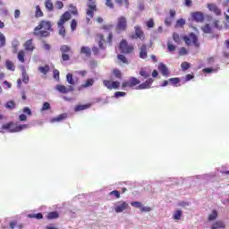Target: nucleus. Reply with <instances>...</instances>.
I'll return each instance as SVG.
<instances>
[{
  "label": "nucleus",
  "mask_w": 229,
  "mask_h": 229,
  "mask_svg": "<svg viewBox=\"0 0 229 229\" xmlns=\"http://www.w3.org/2000/svg\"><path fill=\"white\" fill-rule=\"evenodd\" d=\"M81 55H85V56H90L92 55V49L89 47H81Z\"/></svg>",
  "instance_id": "4be33fe9"
},
{
  "label": "nucleus",
  "mask_w": 229,
  "mask_h": 229,
  "mask_svg": "<svg viewBox=\"0 0 229 229\" xmlns=\"http://www.w3.org/2000/svg\"><path fill=\"white\" fill-rule=\"evenodd\" d=\"M191 80H194V74L189 73L185 76L184 81H191Z\"/></svg>",
  "instance_id": "680f3d73"
},
{
  "label": "nucleus",
  "mask_w": 229,
  "mask_h": 229,
  "mask_svg": "<svg viewBox=\"0 0 229 229\" xmlns=\"http://www.w3.org/2000/svg\"><path fill=\"white\" fill-rule=\"evenodd\" d=\"M202 31H204V33H212V28H210V24H206L204 27H202Z\"/></svg>",
  "instance_id": "a18cd8bd"
},
{
  "label": "nucleus",
  "mask_w": 229,
  "mask_h": 229,
  "mask_svg": "<svg viewBox=\"0 0 229 229\" xmlns=\"http://www.w3.org/2000/svg\"><path fill=\"white\" fill-rule=\"evenodd\" d=\"M114 1L117 4H120V5L123 4V1L124 4H125V8H130V1L129 0H114Z\"/></svg>",
  "instance_id": "a19ab883"
},
{
  "label": "nucleus",
  "mask_w": 229,
  "mask_h": 229,
  "mask_svg": "<svg viewBox=\"0 0 229 229\" xmlns=\"http://www.w3.org/2000/svg\"><path fill=\"white\" fill-rule=\"evenodd\" d=\"M88 108H90V104L78 105V106H75L74 111L75 112H81V110H87Z\"/></svg>",
  "instance_id": "cd10ccee"
},
{
  "label": "nucleus",
  "mask_w": 229,
  "mask_h": 229,
  "mask_svg": "<svg viewBox=\"0 0 229 229\" xmlns=\"http://www.w3.org/2000/svg\"><path fill=\"white\" fill-rule=\"evenodd\" d=\"M109 196H114V198H116V199H119V198H121V192L117 190H114V191L109 192Z\"/></svg>",
  "instance_id": "37998d69"
},
{
  "label": "nucleus",
  "mask_w": 229,
  "mask_h": 229,
  "mask_svg": "<svg viewBox=\"0 0 229 229\" xmlns=\"http://www.w3.org/2000/svg\"><path fill=\"white\" fill-rule=\"evenodd\" d=\"M97 37L99 38V41H98L99 49H105V35L98 34Z\"/></svg>",
  "instance_id": "b1692460"
},
{
  "label": "nucleus",
  "mask_w": 229,
  "mask_h": 229,
  "mask_svg": "<svg viewBox=\"0 0 229 229\" xmlns=\"http://www.w3.org/2000/svg\"><path fill=\"white\" fill-rule=\"evenodd\" d=\"M45 8H47V12H53V10H55V5L51 0H46Z\"/></svg>",
  "instance_id": "bb28decb"
},
{
  "label": "nucleus",
  "mask_w": 229,
  "mask_h": 229,
  "mask_svg": "<svg viewBox=\"0 0 229 229\" xmlns=\"http://www.w3.org/2000/svg\"><path fill=\"white\" fill-rule=\"evenodd\" d=\"M134 31L135 33L131 36V38L132 40H137L138 38L142 41L146 40V35L144 34V30H142V28H140V26L136 25L134 27Z\"/></svg>",
  "instance_id": "0eeeda50"
},
{
  "label": "nucleus",
  "mask_w": 229,
  "mask_h": 229,
  "mask_svg": "<svg viewBox=\"0 0 229 229\" xmlns=\"http://www.w3.org/2000/svg\"><path fill=\"white\" fill-rule=\"evenodd\" d=\"M59 217H60V214H58V211L49 212L47 216V218L48 220L58 219Z\"/></svg>",
  "instance_id": "393cba45"
},
{
  "label": "nucleus",
  "mask_w": 229,
  "mask_h": 229,
  "mask_svg": "<svg viewBox=\"0 0 229 229\" xmlns=\"http://www.w3.org/2000/svg\"><path fill=\"white\" fill-rule=\"evenodd\" d=\"M67 21H71V13L69 12H65L64 14H62L60 20L57 22V26H64V24L66 23Z\"/></svg>",
  "instance_id": "4468645a"
},
{
  "label": "nucleus",
  "mask_w": 229,
  "mask_h": 229,
  "mask_svg": "<svg viewBox=\"0 0 229 229\" xmlns=\"http://www.w3.org/2000/svg\"><path fill=\"white\" fill-rule=\"evenodd\" d=\"M173 38L174 40V42H176L177 44H180V35H178V33H174L173 35Z\"/></svg>",
  "instance_id": "13d9d810"
},
{
  "label": "nucleus",
  "mask_w": 229,
  "mask_h": 229,
  "mask_svg": "<svg viewBox=\"0 0 229 229\" xmlns=\"http://www.w3.org/2000/svg\"><path fill=\"white\" fill-rule=\"evenodd\" d=\"M6 46V37L3 32H0V47H4Z\"/></svg>",
  "instance_id": "72a5a7b5"
},
{
  "label": "nucleus",
  "mask_w": 229,
  "mask_h": 229,
  "mask_svg": "<svg viewBox=\"0 0 229 229\" xmlns=\"http://www.w3.org/2000/svg\"><path fill=\"white\" fill-rule=\"evenodd\" d=\"M140 212H151V208H149V207H142L141 206Z\"/></svg>",
  "instance_id": "774afa93"
},
{
  "label": "nucleus",
  "mask_w": 229,
  "mask_h": 229,
  "mask_svg": "<svg viewBox=\"0 0 229 229\" xmlns=\"http://www.w3.org/2000/svg\"><path fill=\"white\" fill-rule=\"evenodd\" d=\"M131 207H134L135 208H142V202L140 201H133L131 203Z\"/></svg>",
  "instance_id": "49530a36"
},
{
  "label": "nucleus",
  "mask_w": 229,
  "mask_h": 229,
  "mask_svg": "<svg viewBox=\"0 0 229 229\" xmlns=\"http://www.w3.org/2000/svg\"><path fill=\"white\" fill-rule=\"evenodd\" d=\"M158 71L163 76H169V70L167 69V66L162 63L158 65Z\"/></svg>",
  "instance_id": "aec40b11"
},
{
  "label": "nucleus",
  "mask_w": 229,
  "mask_h": 229,
  "mask_svg": "<svg viewBox=\"0 0 229 229\" xmlns=\"http://www.w3.org/2000/svg\"><path fill=\"white\" fill-rule=\"evenodd\" d=\"M38 71L39 72H41V74H47V72L50 71L49 65H45V66H40L38 67Z\"/></svg>",
  "instance_id": "7c9ffc66"
},
{
  "label": "nucleus",
  "mask_w": 229,
  "mask_h": 229,
  "mask_svg": "<svg viewBox=\"0 0 229 229\" xmlns=\"http://www.w3.org/2000/svg\"><path fill=\"white\" fill-rule=\"evenodd\" d=\"M51 108V104H49L48 102H45L42 106L41 110L44 112L46 110H49Z\"/></svg>",
  "instance_id": "6e6d98bb"
},
{
  "label": "nucleus",
  "mask_w": 229,
  "mask_h": 229,
  "mask_svg": "<svg viewBox=\"0 0 229 229\" xmlns=\"http://www.w3.org/2000/svg\"><path fill=\"white\" fill-rule=\"evenodd\" d=\"M24 56H26V52L24 50H20L17 55V58L21 64H24L26 62V59H24Z\"/></svg>",
  "instance_id": "a878e982"
},
{
  "label": "nucleus",
  "mask_w": 229,
  "mask_h": 229,
  "mask_svg": "<svg viewBox=\"0 0 229 229\" xmlns=\"http://www.w3.org/2000/svg\"><path fill=\"white\" fill-rule=\"evenodd\" d=\"M60 51L62 53V60L64 62H69V60H71V55H72V48L67 45H62L60 47Z\"/></svg>",
  "instance_id": "20e7f679"
},
{
  "label": "nucleus",
  "mask_w": 229,
  "mask_h": 229,
  "mask_svg": "<svg viewBox=\"0 0 229 229\" xmlns=\"http://www.w3.org/2000/svg\"><path fill=\"white\" fill-rule=\"evenodd\" d=\"M28 217H30V219H44V216L42 215V213H32V214H29Z\"/></svg>",
  "instance_id": "c756f323"
},
{
  "label": "nucleus",
  "mask_w": 229,
  "mask_h": 229,
  "mask_svg": "<svg viewBox=\"0 0 229 229\" xmlns=\"http://www.w3.org/2000/svg\"><path fill=\"white\" fill-rule=\"evenodd\" d=\"M103 85L106 86L108 90H114V89H115L121 87V82L117 81H112L110 80H104Z\"/></svg>",
  "instance_id": "1a4fd4ad"
},
{
  "label": "nucleus",
  "mask_w": 229,
  "mask_h": 229,
  "mask_svg": "<svg viewBox=\"0 0 229 229\" xmlns=\"http://www.w3.org/2000/svg\"><path fill=\"white\" fill-rule=\"evenodd\" d=\"M167 47H168V51H170V53H173V51H176V47L174 45L168 44Z\"/></svg>",
  "instance_id": "e2e57ef3"
},
{
  "label": "nucleus",
  "mask_w": 229,
  "mask_h": 229,
  "mask_svg": "<svg viewBox=\"0 0 229 229\" xmlns=\"http://www.w3.org/2000/svg\"><path fill=\"white\" fill-rule=\"evenodd\" d=\"M183 40L186 46H191V44H194L197 47L199 46V43H198V36H196L194 32H191L188 36H184Z\"/></svg>",
  "instance_id": "423d86ee"
},
{
  "label": "nucleus",
  "mask_w": 229,
  "mask_h": 229,
  "mask_svg": "<svg viewBox=\"0 0 229 229\" xmlns=\"http://www.w3.org/2000/svg\"><path fill=\"white\" fill-rule=\"evenodd\" d=\"M182 210L178 209L174 213V219L175 221H180L182 219Z\"/></svg>",
  "instance_id": "f704fd0d"
},
{
  "label": "nucleus",
  "mask_w": 229,
  "mask_h": 229,
  "mask_svg": "<svg viewBox=\"0 0 229 229\" xmlns=\"http://www.w3.org/2000/svg\"><path fill=\"white\" fill-rule=\"evenodd\" d=\"M55 89L58 90V92L61 94H68V92H72L74 88H72V86H69V88H67L62 84H57L55 86Z\"/></svg>",
  "instance_id": "f8f14e48"
},
{
  "label": "nucleus",
  "mask_w": 229,
  "mask_h": 229,
  "mask_svg": "<svg viewBox=\"0 0 229 229\" xmlns=\"http://www.w3.org/2000/svg\"><path fill=\"white\" fill-rule=\"evenodd\" d=\"M114 96H115L116 98H123V96H126V92L116 91V92L114 93Z\"/></svg>",
  "instance_id": "052dcab7"
},
{
  "label": "nucleus",
  "mask_w": 229,
  "mask_h": 229,
  "mask_svg": "<svg viewBox=\"0 0 229 229\" xmlns=\"http://www.w3.org/2000/svg\"><path fill=\"white\" fill-rule=\"evenodd\" d=\"M66 80H67L68 83H70V85H74V79H72V74L68 73L66 75Z\"/></svg>",
  "instance_id": "8fccbe9b"
},
{
  "label": "nucleus",
  "mask_w": 229,
  "mask_h": 229,
  "mask_svg": "<svg viewBox=\"0 0 229 229\" xmlns=\"http://www.w3.org/2000/svg\"><path fill=\"white\" fill-rule=\"evenodd\" d=\"M106 5H107L108 8L114 9V3L112 2V0H106Z\"/></svg>",
  "instance_id": "338daca9"
},
{
  "label": "nucleus",
  "mask_w": 229,
  "mask_h": 229,
  "mask_svg": "<svg viewBox=\"0 0 229 229\" xmlns=\"http://www.w3.org/2000/svg\"><path fill=\"white\" fill-rule=\"evenodd\" d=\"M101 29L105 30V31H112V30L114 29V25L113 24L103 25Z\"/></svg>",
  "instance_id": "09e8293b"
},
{
  "label": "nucleus",
  "mask_w": 229,
  "mask_h": 229,
  "mask_svg": "<svg viewBox=\"0 0 229 229\" xmlns=\"http://www.w3.org/2000/svg\"><path fill=\"white\" fill-rule=\"evenodd\" d=\"M213 26L216 30H223V25L221 24V21H219L218 20L213 21Z\"/></svg>",
  "instance_id": "79ce46f5"
},
{
  "label": "nucleus",
  "mask_w": 229,
  "mask_h": 229,
  "mask_svg": "<svg viewBox=\"0 0 229 229\" xmlns=\"http://www.w3.org/2000/svg\"><path fill=\"white\" fill-rule=\"evenodd\" d=\"M92 85H94V79H88L82 85V87H84V89H87V87H92Z\"/></svg>",
  "instance_id": "e433bc0d"
},
{
  "label": "nucleus",
  "mask_w": 229,
  "mask_h": 229,
  "mask_svg": "<svg viewBox=\"0 0 229 229\" xmlns=\"http://www.w3.org/2000/svg\"><path fill=\"white\" fill-rule=\"evenodd\" d=\"M117 58L119 60V62H121V64H124L125 65H128V64H130V62L128 61V58H126V55L121 54L117 55Z\"/></svg>",
  "instance_id": "c85d7f7f"
},
{
  "label": "nucleus",
  "mask_w": 229,
  "mask_h": 229,
  "mask_svg": "<svg viewBox=\"0 0 229 229\" xmlns=\"http://www.w3.org/2000/svg\"><path fill=\"white\" fill-rule=\"evenodd\" d=\"M179 55H180V56H183V55H187V49L185 47H181L179 50Z\"/></svg>",
  "instance_id": "bf43d9fd"
},
{
  "label": "nucleus",
  "mask_w": 229,
  "mask_h": 229,
  "mask_svg": "<svg viewBox=\"0 0 229 229\" xmlns=\"http://www.w3.org/2000/svg\"><path fill=\"white\" fill-rule=\"evenodd\" d=\"M5 108L9 109V110H13V108H15V102L13 101H8L6 104H5Z\"/></svg>",
  "instance_id": "58836bf2"
},
{
  "label": "nucleus",
  "mask_w": 229,
  "mask_h": 229,
  "mask_svg": "<svg viewBox=\"0 0 229 229\" xmlns=\"http://www.w3.org/2000/svg\"><path fill=\"white\" fill-rule=\"evenodd\" d=\"M225 228H226V224H225V222L221 220H218L213 223L210 229H225Z\"/></svg>",
  "instance_id": "a211bd4d"
},
{
  "label": "nucleus",
  "mask_w": 229,
  "mask_h": 229,
  "mask_svg": "<svg viewBox=\"0 0 229 229\" xmlns=\"http://www.w3.org/2000/svg\"><path fill=\"white\" fill-rule=\"evenodd\" d=\"M191 17L193 21H196V22H203L205 21V15H203V13H199V12L192 13Z\"/></svg>",
  "instance_id": "2eb2a0df"
},
{
  "label": "nucleus",
  "mask_w": 229,
  "mask_h": 229,
  "mask_svg": "<svg viewBox=\"0 0 229 229\" xmlns=\"http://www.w3.org/2000/svg\"><path fill=\"white\" fill-rule=\"evenodd\" d=\"M58 29H59V35H61L62 37H65V27L62 25V26H58Z\"/></svg>",
  "instance_id": "5fc2aeb1"
},
{
  "label": "nucleus",
  "mask_w": 229,
  "mask_h": 229,
  "mask_svg": "<svg viewBox=\"0 0 229 229\" xmlns=\"http://www.w3.org/2000/svg\"><path fill=\"white\" fill-rule=\"evenodd\" d=\"M23 114H27V115H31V109L30 107H24L23 108Z\"/></svg>",
  "instance_id": "69168bd1"
},
{
  "label": "nucleus",
  "mask_w": 229,
  "mask_h": 229,
  "mask_svg": "<svg viewBox=\"0 0 229 229\" xmlns=\"http://www.w3.org/2000/svg\"><path fill=\"white\" fill-rule=\"evenodd\" d=\"M28 124H17L13 122L5 123L2 126V130H7L10 133H17L22 130H28Z\"/></svg>",
  "instance_id": "f03ea898"
},
{
  "label": "nucleus",
  "mask_w": 229,
  "mask_h": 229,
  "mask_svg": "<svg viewBox=\"0 0 229 229\" xmlns=\"http://www.w3.org/2000/svg\"><path fill=\"white\" fill-rule=\"evenodd\" d=\"M94 12H98V6L96 5V3H88V9L86 11L87 15L92 19L94 17Z\"/></svg>",
  "instance_id": "9d476101"
},
{
  "label": "nucleus",
  "mask_w": 229,
  "mask_h": 229,
  "mask_svg": "<svg viewBox=\"0 0 229 229\" xmlns=\"http://www.w3.org/2000/svg\"><path fill=\"white\" fill-rule=\"evenodd\" d=\"M67 119V113H63L56 117H54L50 120V123H62Z\"/></svg>",
  "instance_id": "f3484780"
},
{
  "label": "nucleus",
  "mask_w": 229,
  "mask_h": 229,
  "mask_svg": "<svg viewBox=\"0 0 229 229\" xmlns=\"http://www.w3.org/2000/svg\"><path fill=\"white\" fill-rule=\"evenodd\" d=\"M183 26H185V20L183 18L177 20L176 28H183Z\"/></svg>",
  "instance_id": "ea45409f"
},
{
  "label": "nucleus",
  "mask_w": 229,
  "mask_h": 229,
  "mask_svg": "<svg viewBox=\"0 0 229 229\" xmlns=\"http://www.w3.org/2000/svg\"><path fill=\"white\" fill-rule=\"evenodd\" d=\"M137 85H140V81L135 77H131L128 81L122 83L123 89H133V87H137Z\"/></svg>",
  "instance_id": "6e6552de"
},
{
  "label": "nucleus",
  "mask_w": 229,
  "mask_h": 229,
  "mask_svg": "<svg viewBox=\"0 0 229 229\" xmlns=\"http://www.w3.org/2000/svg\"><path fill=\"white\" fill-rule=\"evenodd\" d=\"M153 81H155V80H153L152 78L148 79L147 81H145L144 82H142L138 86V89L144 90L146 89H151V85H153Z\"/></svg>",
  "instance_id": "ddd939ff"
},
{
  "label": "nucleus",
  "mask_w": 229,
  "mask_h": 229,
  "mask_svg": "<svg viewBox=\"0 0 229 229\" xmlns=\"http://www.w3.org/2000/svg\"><path fill=\"white\" fill-rule=\"evenodd\" d=\"M55 7L56 8V10H62V8H64V2L56 1Z\"/></svg>",
  "instance_id": "603ef678"
},
{
  "label": "nucleus",
  "mask_w": 229,
  "mask_h": 229,
  "mask_svg": "<svg viewBox=\"0 0 229 229\" xmlns=\"http://www.w3.org/2000/svg\"><path fill=\"white\" fill-rule=\"evenodd\" d=\"M25 51L33 52L35 50V46H33V39H29L24 44Z\"/></svg>",
  "instance_id": "412c9836"
},
{
  "label": "nucleus",
  "mask_w": 229,
  "mask_h": 229,
  "mask_svg": "<svg viewBox=\"0 0 229 229\" xmlns=\"http://www.w3.org/2000/svg\"><path fill=\"white\" fill-rule=\"evenodd\" d=\"M119 51L122 55H131L135 51V47L129 44L126 39H122L119 44Z\"/></svg>",
  "instance_id": "7ed1b4c3"
},
{
  "label": "nucleus",
  "mask_w": 229,
  "mask_h": 229,
  "mask_svg": "<svg viewBox=\"0 0 229 229\" xmlns=\"http://www.w3.org/2000/svg\"><path fill=\"white\" fill-rule=\"evenodd\" d=\"M77 27H78V21H76V20H72L71 23L72 31H76Z\"/></svg>",
  "instance_id": "3c124183"
},
{
  "label": "nucleus",
  "mask_w": 229,
  "mask_h": 229,
  "mask_svg": "<svg viewBox=\"0 0 229 229\" xmlns=\"http://www.w3.org/2000/svg\"><path fill=\"white\" fill-rule=\"evenodd\" d=\"M146 26L148 28H155V21L153 19H149L148 21H146Z\"/></svg>",
  "instance_id": "864d4df0"
},
{
  "label": "nucleus",
  "mask_w": 229,
  "mask_h": 229,
  "mask_svg": "<svg viewBox=\"0 0 229 229\" xmlns=\"http://www.w3.org/2000/svg\"><path fill=\"white\" fill-rule=\"evenodd\" d=\"M168 81H170V83H172V85H178V83H180V78H178V77L171 78L168 80Z\"/></svg>",
  "instance_id": "de8ad7c7"
},
{
  "label": "nucleus",
  "mask_w": 229,
  "mask_h": 229,
  "mask_svg": "<svg viewBox=\"0 0 229 229\" xmlns=\"http://www.w3.org/2000/svg\"><path fill=\"white\" fill-rule=\"evenodd\" d=\"M113 74H114V76H115L118 80H121V78H123V73L121 72L120 70L114 69V70H113Z\"/></svg>",
  "instance_id": "4c0bfd02"
},
{
  "label": "nucleus",
  "mask_w": 229,
  "mask_h": 229,
  "mask_svg": "<svg viewBox=\"0 0 229 229\" xmlns=\"http://www.w3.org/2000/svg\"><path fill=\"white\" fill-rule=\"evenodd\" d=\"M129 207L130 205L127 202L120 201L114 207V212H116V214H121V212H124V210H128Z\"/></svg>",
  "instance_id": "9b49d317"
},
{
  "label": "nucleus",
  "mask_w": 229,
  "mask_h": 229,
  "mask_svg": "<svg viewBox=\"0 0 229 229\" xmlns=\"http://www.w3.org/2000/svg\"><path fill=\"white\" fill-rule=\"evenodd\" d=\"M9 226L11 229H15V226H17V220L11 221Z\"/></svg>",
  "instance_id": "0e129e2a"
},
{
  "label": "nucleus",
  "mask_w": 229,
  "mask_h": 229,
  "mask_svg": "<svg viewBox=\"0 0 229 229\" xmlns=\"http://www.w3.org/2000/svg\"><path fill=\"white\" fill-rule=\"evenodd\" d=\"M181 67L183 71H189V69H191V64L187 62H183L182 63Z\"/></svg>",
  "instance_id": "c03bdc74"
},
{
  "label": "nucleus",
  "mask_w": 229,
  "mask_h": 229,
  "mask_svg": "<svg viewBox=\"0 0 229 229\" xmlns=\"http://www.w3.org/2000/svg\"><path fill=\"white\" fill-rule=\"evenodd\" d=\"M217 219V211L213 210L212 213L208 216V221H216Z\"/></svg>",
  "instance_id": "c9c22d12"
},
{
  "label": "nucleus",
  "mask_w": 229,
  "mask_h": 229,
  "mask_svg": "<svg viewBox=\"0 0 229 229\" xmlns=\"http://www.w3.org/2000/svg\"><path fill=\"white\" fill-rule=\"evenodd\" d=\"M113 40H114V34H112V32H110L107 37V44H109V46H112Z\"/></svg>",
  "instance_id": "4d7b16f0"
},
{
  "label": "nucleus",
  "mask_w": 229,
  "mask_h": 229,
  "mask_svg": "<svg viewBox=\"0 0 229 229\" xmlns=\"http://www.w3.org/2000/svg\"><path fill=\"white\" fill-rule=\"evenodd\" d=\"M208 8L210 12H213V13H215L216 15L221 14V9H219L218 6L214 4H208Z\"/></svg>",
  "instance_id": "6ab92c4d"
},
{
  "label": "nucleus",
  "mask_w": 229,
  "mask_h": 229,
  "mask_svg": "<svg viewBox=\"0 0 229 229\" xmlns=\"http://www.w3.org/2000/svg\"><path fill=\"white\" fill-rule=\"evenodd\" d=\"M115 30L118 33H121V31H126V30H128V20H126V17H118Z\"/></svg>",
  "instance_id": "39448f33"
},
{
  "label": "nucleus",
  "mask_w": 229,
  "mask_h": 229,
  "mask_svg": "<svg viewBox=\"0 0 229 229\" xmlns=\"http://www.w3.org/2000/svg\"><path fill=\"white\" fill-rule=\"evenodd\" d=\"M140 58L146 60L148 58V45L143 44L140 48Z\"/></svg>",
  "instance_id": "dca6fc26"
},
{
  "label": "nucleus",
  "mask_w": 229,
  "mask_h": 229,
  "mask_svg": "<svg viewBox=\"0 0 229 229\" xmlns=\"http://www.w3.org/2000/svg\"><path fill=\"white\" fill-rule=\"evenodd\" d=\"M140 76H142V78H145V80H146V79L149 78V76H151V72L146 68H141L140 70Z\"/></svg>",
  "instance_id": "5701e85b"
},
{
  "label": "nucleus",
  "mask_w": 229,
  "mask_h": 229,
  "mask_svg": "<svg viewBox=\"0 0 229 229\" xmlns=\"http://www.w3.org/2000/svg\"><path fill=\"white\" fill-rule=\"evenodd\" d=\"M35 17H44V13L42 12V9H40V5L36 6Z\"/></svg>",
  "instance_id": "2f4dec72"
},
{
  "label": "nucleus",
  "mask_w": 229,
  "mask_h": 229,
  "mask_svg": "<svg viewBox=\"0 0 229 229\" xmlns=\"http://www.w3.org/2000/svg\"><path fill=\"white\" fill-rule=\"evenodd\" d=\"M5 67H6V69H8V71H15V65L10 60H7L5 62Z\"/></svg>",
  "instance_id": "473e14b6"
},
{
  "label": "nucleus",
  "mask_w": 229,
  "mask_h": 229,
  "mask_svg": "<svg viewBox=\"0 0 229 229\" xmlns=\"http://www.w3.org/2000/svg\"><path fill=\"white\" fill-rule=\"evenodd\" d=\"M51 31H54L51 21L42 20L39 24L34 28L33 36L38 37L39 38H46L51 37Z\"/></svg>",
  "instance_id": "f257e3e1"
}]
</instances>
